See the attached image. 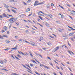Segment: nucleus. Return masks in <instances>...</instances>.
Masks as SVG:
<instances>
[{
  "mask_svg": "<svg viewBox=\"0 0 75 75\" xmlns=\"http://www.w3.org/2000/svg\"><path fill=\"white\" fill-rule=\"evenodd\" d=\"M39 3V1H36L34 3V4L33 5L34 6H38V5H41L44 4V2H42L40 3Z\"/></svg>",
  "mask_w": 75,
  "mask_h": 75,
  "instance_id": "1",
  "label": "nucleus"
},
{
  "mask_svg": "<svg viewBox=\"0 0 75 75\" xmlns=\"http://www.w3.org/2000/svg\"><path fill=\"white\" fill-rule=\"evenodd\" d=\"M9 21L10 22L11 24H13L14 23L15 21H16V20L15 18H11L9 20Z\"/></svg>",
  "mask_w": 75,
  "mask_h": 75,
  "instance_id": "2",
  "label": "nucleus"
},
{
  "mask_svg": "<svg viewBox=\"0 0 75 75\" xmlns=\"http://www.w3.org/2000/svg\"><path fill=\"white\" fill-rule=\"evenodd\" d=\"M9 3H17V0H9Z\"/></svg>",
  "mask_w": 75,
  "mask_h": 75,
  "instance_id": "3",
  "label": "nucleus"
},
{
  "mask_svg": "<svg viewBox=\"0 0 75 75\" xmlns=\"http://www.w3.org/2000/svg\"><path fill=\"white\" fill-rule=\"evenodd\" d=\"M40 67H42V66H43V67H44V68H47V69H50V68H48V67L46 66H45V65H43V64H40Z\"/></svg>",
  "mask_w": 75,
  "mask_h": 75,
  "instance_id": "4",
  "label": "nucleus"
},
{
  "mask_svg": "<svg viewBox=\"0 0 75 75\" xmlns=\"http://www.w3.org/2000/svg\"><path fill=\"white\" fill-rule=\"evenodd\" d=\"M42 13V14H44V15L45 14V15H46V14H45V13H44L42 12V11H39V12H38V15H39V16H41V13Z\"/></svg>",
  "mask_w": 75,
  "mask_h": 75,
  "instance_id": "5",
  "label": "nucleus"
},
{
  "mask_svg": "<svg viewBox=\"0 0 75 75\" xmlns=\"http://www.w3.org/2000/svg\"><path fill=\"white\" fill-rule=\"evenodd\" d=\"M30 44H31L32 45H33V46H35V47L37 46V44L35 43H34V42H33L32 43H30Z\"/></svg>",
  "mask_w": 75,
  "mask_h": 75,
  "instance_id": "6",
  "label": "nucleus"
},
{
  "mask_svg": "<svg viewBox=\"0 0 75 75\" xmlns=\"http://www.w3.org/2000/svg\"><path fill=\"white\" fill-rule=\"evenodd\" d=\"M59 46H57V47H56L55 48H54V52H55V51H57L59 49Z\"/></svg>",
  "mask_w": 75,
  "mask_h": 75,
  "instance_id": "7",
  "label": "nucleus"
},
{
  "mask_svg": "<svg viewBox=\"0 0 75 75\" xmlns=\"http://www.w3.org/2000/svg\"><path fill=\"white\" fill-rule=\"evenodd\" d=\"M22 65L23 67H24V68H26L27 69H28V70H29V71H31V70H30V69H29L27 67H26V66L23 64H22Z\"/></svg>",
  "mask_w": 75,
  "mask_h": 75,
  "instance_id": "8",
  "label": "nucleus"
},
{
  "mask_svg": "<svg viewBox=\"0 0 75 75\" xmlns=\"http://www.w3.org/2000/svg\"><path fill=\"white\" fill-rule=\"evenodd\" d=\"M21 54H22L23 55H28V53H27V52H25V54H24V53H23V52H21Z\"/></svg>",
  "mask_w": 75,
  "mask_h": 75,
  "instance_id": "9",
  "label": "nucleus"
},
{
  "mask_svg": "<svg viewBox=\"0 0 75 75\" xmlns=\"http://www.w3.org/2000/svg\"><path fill=\"white\" fill-rule=\"evenodd\" d=\"M12 11V12H13V13H14L15 14H17V12L16 10L14 9H12L11 10Z\"/></svg>",
  "mask_w": 75,
  "mask_h": 75,
  "instance_id": "10",
  "label": "nucleus"
},
{
  "mask_svg": "<svg viewBox=\"0 0 75 75\" xmlns=\"http://www.w3.org/2000/svg\"><path fill=\"white\" fill-rule=\"evenodd\" d=\"M12 11V12H13V13H14L15 14H17V12L16 10L14 9H12L11 10Z\"/></svg>",
  "mask_w": 75,
  "mask_h": 75,
  "instance_id": "11",
  "label": "nucleus"
},
{
  "mask_svg": "<svg viewBox=\"0 0 75 75\" xmlns=\"http://www.w3.org/2000/svg\"><path fill=\"white\" fill-rule=\"evenodd\" d=\"M3 30H5V31H7V27L4 26L3 27Z\"/></svg>",
  "mask_w": 75,
  "mask_h": 75,
  "instance_id": "12",
  "label": "nucleus"
},
{
  "mask_svg": "<svg viewBox=\"0 0 75 75\" xmlns=\"http://www.w3.org/2000/svg\"><path fill=\"white\" fill-rule=\"evenodd\" d=\"M24 14H22L19 16V17L20 18H23L24 17Z\"/></svg>",
  "mask_w": 75,
  "mask_h": 75,
  "instance_id": "13",
  "label": "nucleus"
},
{
  "mask_svg": "<svg viewBox=\"0 0 75 75\" xmlns=\"http://www.w3.org/2000/svg\"><path fill=\"white\" fill-rule=\"evenodd\" d=\"M74 34H75V32L72 33H71L69 34V36H72L74 35Z\"/></svg>",
  "mask_w": 75,
  "mask_h": 75,
  "instance_id": "14",
  "label": "nucleus"
},
{
  "mask_svg": "<svg viewBox=\"0 0 75 75\" xmlns=\"http://www.w3.org/2000/svg\"><path fill=\"white\" fill-rule=\"evenodd\" d=\"M3 16L4 17H7V18H9V17H7V16L6 15V13H3Z\"/></svg>",
  "mask_w": 75,
  "mask_h": 75,
  "instance_id": "15",
  "label": "nucleus"
},
{
  "mask_svg": "<svg viewBox=\"0 0 75 75\" xmlns=\"http://www.w3.org/2000/svg\"><path fill=\"white\" fill-rule=\"evenodd\" d=\"M5 42L6 43H10V41L8 40H5Z\"/></svg>",
  "mask_w": 75,
  "mask_h": 75,
  "instance_id": "16",
  "label": "nucleus"
},
{
  "mask_svg": "<svg viewBox=\"0 0 75 75\" xmlns=\"http://www.w3.org/2000/svg\"><path fill=\"white\" fill-rule=\"evenodd\" d=\"M68 52L69 53V54H71V53H72V54H73V55H74V54H74V52H71V51H69V50L68 51Z\"/></svg>",
  "mask_w": 75,
  "mask_h": 75,
  "instance_id": "17",
  "label": "nucleus"
},
{
  "mask_svg": "<svg viewBox=\"0 0 75 75\" xmlns=\"http://www.w3.org/2000/svg\"><path fill=\"white\" fill-rule=\"evenodd\" d=\"M30 11V8H29L26 9V12H28V11Z\"/></svg>",
  "mask_w": 75,
  "mask_h": 75,
  "instance_id": "18",
  "label": "nucleus"
},
{
  "mask_svg": "<svg viewBox=\"0 0 75 75\" xmlns=\"http://www.w3.org/2000/svg\"><path fill=\"white\" fill-rule=\"evenodd\" d=\"M48 16L49 17H50V18H51L52 19V17H53V16H52V15L50 14V15H48Z\"/></svg>",
  "mask_w": 75,
  "mask_h": 75,
  "instance_id": "19",
  "label": "nucleus"
},
{
  "mask_svg": "<svg viewBox=\"0 0 75 75\" xmlns=\"http://www.w3.org/2000/svg\"><path fill=\"white\" fill-rule=\"evenodd\" d=\"M14 50H16L17 49V45H16V47H15L13 48Z\"/></svg>",
  "mask_w": 75,
  "mask_h": 75,
  "instance_id": "20",
  "label": "nucleus"
},
{
  "mask_svg": "<svg viewBox=\"0 0 75 75\" xmlns=\"http://www.w3.org/2000/svg\"><path fill=\"white\" fill-rule=\"evenodd\" d=\"M44 39V38L42 37H41L40 38V39H39V40L40 41H41V40H42Z\"/></svg>",
  "mask_w": 75,
  "mask_h": 75,
  "instance_id": "21",
  "label": "nucleus"
},
{
  "mask_svg": "<svg viewBox=\"0 0 75 75\" xmlns=\"http://www.w3.org/2000/svg\"><path fill=\"white\" fill-rule=\"evenodd\" d=\"M29 54L30 55V57H32V58L33 57V54H32V53H31V52H29Z\"/></svg>",
  "mask_w": 75,
  "mask_h": 75,
  "instance_id": "22",
  "label": "nucleus"
},
{
  "mask_svg": "<svg viewBox=\"0 0 75 75\" xmlns=\"http://www.w3.org/2000/svg\"><path fill=\"white\" fill-rule=\"evenodd\" d=\"M4 7L6 8H8V7H9V6L6 4H5L4 6Z\"/></svg>",
  "mask_w": 75,
  "mask_h": 75,
  "instance_id": "23",
  "label": "nucleus"
},
{
  "mask_svg": "<svg viewBox=\"0 0 75 75\" xmlns=\"http://www.w3.org/2000/svg\"><path fill=\"white\" fill-rule=\"evenodd\" d=\"M28 1H26L28 3H30L31 1V0H28Z\"/></svg>",
  "mask_w": 75,
  "mask_h": 75,
  "instance_id": "24",
  "label": "nucleus"
},
{
  "mask_svg": "<svg viewBox=\"0 0 75 75\" xmlns=\"http://www.w3.org/2000/svg\"><path fill=\"white\" fill-rule=\"evenodd\" d=\"M45 24L47 26V27H49L50 26V25H49V24H48V23H47V22L45 23Z\"/></svg>",
  "mask_w": 75,
  "mask_h": 75,
  "instance_id": "25",
  "label": "nucleus"
},
{
  "mask_svg": "<svg viewBox=\"0 0 75 75\" xmlns=\"http://www.w3.org/2000/svg\"><path fill=\"white\" fill-rule=\"evenodd\" d=\"M3 37H6V38H8V36L6 35H3L2 36Z\"/></svg>",
  "mask_w": 75,
  "mask_h": 75,
  "instance_id": "26",
  "label": "nucleus"
},
{
  "mask_svg": "<svg viewBox=\"0 0 75 75\" xmlns=\"http://www.w3.org/2000/svg\"><path fill=\"white\" fill-rule=\"evenodd\" d=\"M46 7H47V8H49L50 7V5H49V4L47 5L46 6Z\"/></svg>",
  "mask_w": 75,
  "mask_h": 75,
  "instance_id": "27",
  "label": "nucleus"
},
{
  "mask_svg": "<svg viewBox=\"0 0 75 75\" xmlns=\"http://www.w3.org/2000/svg\"><path fill=\"white\" fill-rule=\"evenodd\" d=\"M0 38H1V39L2 40H3V39H4V38L3 37V36L1 35H0Z\"/></svg>",
  "mask_w": 75,
  "mask_h": 75,
  "instance_id": "28",
  "label": "nucleus"
},
{
  "mask_svg": "<svg viewBox=\"0 0 75 75\" xmlns=\"http://www.w3.org/2000/svg\"><path fill=\"white\" fill-rule=\"evenodd\" d=\"M0 38H1V39L2 40H3V39H4V38L3 37V36L1 35H0Z\"/></svg>",
  "mask_w": 75,
  "mask_h": 75,
  "instance_id": "29",
  "label": "nucleus"
},
{
  "mask_svg": "<svg viewBox=\"0 0 75 75\" xmlns=\"http://www.w3.org/2000/svg\"><path fill=\"white\" fill-rule=\"evenodd\" d=\"M59 6L62 8V9H63V10H64L65 9V8H63L61 6V5H59Z\"/></svg>",
  "mask_w": 75,
  "mask_h": 75,
  "instance_id": "30",
  "label": "nucleus"
},
{
  "mask_svg": "<svg viewBox=\"0 0 75 75\" xmlns=\"http://www.w3.org/2000/svg\"><path fill=\"white\" fill-rule=\"evenodd\" d=\"M38 17L40 18V20H43V19H42V18L40 16H39Z\"/></svg>",
  "mask_w": 75,
  "mask_h": 75,
  "instance_id": "31",
  "label": "nucleus"
},
{
  "mask_svg": "<svg viewBox=\"0 0 75 75\" xmlns=\"http://www.w3.org/2000/svg\"><path fill=\"white\" fill-rule=\"evenodd\" d=\"M32 62H33V63H35V64H37V62H35V61H34V60H32Z\"/></svg>",
  "mask_w": 75,
  "mask_h": 75,
  "instance_id": "32",
  "label": "nucleus"
},
{
  "mask_svg": "<svg viewBox=\"0 0 75 75\" xmlns=\"http://www.w3.org/2000/svg\"><path fill=\"white\" fill-rule=\"evenodd\" d=\"M12 75H18V74H17V73H13L12 74Z\"/></svg>",
  "mask_w": 75,
  "mask_h": 75,
  "instance_id": "33",
  "label": "nucleus"
},
{
  "mask_svg": "<svg viewBox=\"0 0 75 75\" xmlns=\"http://www.w3.org/2000/svg\"><path fill=\"white\" fill-rule=\"evenodd\" d=\"M59 31L60 33H62V30L61 29H59Z\"/></svg>",
  "mask_w": 75,
  "mask_h": 75,
  "instance_id": "34",
  "label": "nucleus"
},
{
  "mask_svg": "<svg viewBox=\"0 0 75 75\" xmlns=\"http://www.w3.org/2000/svg\"><path fill=\"white\" fill-rule=\"evenodd\" d=\"M61 18H64V15H61Z\"/></svg>",
  "mask_w": 75,
  "mask_h": 75,
  "instance_id": "35",
  "label": "nucleus"
},
{
  "mask_svg": "<svg viewBox=\"0 0 75 75\" xmlns=\"http://www.w3.org/2000/svg\"><path fill=\"white\" fill-rule=\"evenodd\" d=\"M4 61L5 63H6V62H7V60H6V59H4Z\"/></svg>",
  "mask_w": 75,
  "mask_h": 75,
  "instance_id": "36",
  "label": "nucleus"
},
{
  "mask_svg": "<svg viewBox=\"0 0 75 75\" xmlns=\"http://www.w3.org/2000/svg\"><path fill=\"white\" fill-rule=\"evenodd\" d=\"M68 16L70 18H71V19H73V18H72V17H71V16Z\"/></svg>",
  "mask_w": 75,
  "mask_h": 75,
  "instance_id": "37",
  "label": "nucleus"
},
{
  "mask_svg": "<svg viewBox=\"0 0 75 75\" xmlns=\"http://www.w3.org/2000/svg\"><path fill=\"white\" fill-rule=\"evenodd\" d=\"M15 57L16 58V59H18V60H20V59H19L18 57H17L16 56H15Z\"/></svg>",
  "mask_w": 75,
  "mask_h": 75,
  "instance_id": "38",
  "label": "nucleus"
},
{
  "mask_svg": "<svg viewBox=\"0 0 75 75\" xmlns=\"http://www.w3.org/2000/svg\"><path fill=\"white\" fill-rule=\"evenodd\" d=\"M26 65L27 66V67H28L29 68H31V67H30V66L29 65H27V64H26Z\"/></svg>",
  "mask_w": 75,
  "mask_h": 75,
  "instance_id": "39",
  "label": "nucleus"
},
{
  "mask_svg": "<svg viewBox=\"0 0 75 75\" xmlns=\"http://www.w3.org/2000/svg\"><path fill=\"white\" fill-rule=\"evenodd\" d=\"M67 27H69V28H71V29H73V28L69 26L68 25H67Z\"/></svg>",
  "mask_w": 75,
  "mask_h": 75,
  "instance_id": "40",
  "label": "nucleus"
},
{
  "mask_svg": "<svg viewBox=\"0 0 75 75\" xmlns=\"http://www.w3.org/2000/svg\"><path fill=\"white\" fill-rule=\"evenodd\" d=\"M25 42L26 43H28V44H30V43H29V42H27V41L25 40Z\"/></svg>",
  "mask_w": 75,
  "mask_h": 75,
  "instance_id": "41",
  "label": "nucleus"
},
{
  "mask_svg": "<svg viewBox=\"0 0 75 75\" xmlns=\"http://www.w3.org/2000/svg\"><path fill=\"white\" fill-rule=\"evenodd\" d=\"M17 56L18 57H19V58H21V56L19 54H17Z\"/></svg>",
  "mask_w": 75,
  "mask_h": 75,
  "instance_id": "42",
  "label": "nucleus"
},
{
  "mask_svg": "<svg viewBox=\"0 0 75 75\" xmlns=\"http://www.w3.org/2000/svg\"><path fill=\"white\" fill-rule=\"evenodd\" d=\"M56 67L57 69H59V67H58V66H56Z\"/></svg>",
  "mask_w": 75,
  "mask_h": 75,
  "instance_id": "43",
  "label": "nucleus"
},
{
  "mask_svg": "<svg viewBox=\"0 0 75 75\" xmlns=\"http://www.w3.org/2000/svg\"><path fill=\"white\" fill-rule=\"evenodd\" d=\"M15 38H16V39H17V38H18V36H15Z\"/></svg>",
  "mask_w": 75,
  "mask_h": 75,
  "instance_id": "44",
  "label": "nucleus"
},
{
  "mask_svg": "<svg viewBox=\"0 0 75 75\" xmlns=\"http://www.w3.org/2000/svg\"><path fill=\"white\" fill-rule=\"evenodd\" d=\"M47 58L49 59H50V60H51V58H50V57H47Z\"/></svg>",
  "mask_w": 75,
  "mask_h": 75,
  "instance_id": "45",
  "label": "nucleus"
},
{
  "mask_svg": "<svg viewBox=\"0 0 75 75\" xmlns=\"http://www.w3.org/2000/svg\"><path fill=\"white\" fill-rule=\"evenodd\" d=\"M49 64H50V65H51L52 66V67H53V66H54V65H53V64H52V63H50Z\"/></svg>",
  "mask_w": 75,
  "mask_h": 75,
  "instance_id": "46",
  "label": "nucleus"
},
{
  "mask_svg": "<svg viewBox=\"0 0 75 75\" xmlns=\"http://www.w3.org/2000/svg\"><path fill=\"white\" fill-rule=\"evenodd\" d=\"M38 55H39V56H40V57H41V58H42V56L40 54H38Z\"/></svg>",
  "mask_w": 75,
  "mask_h": 75,
  "instance_id": "47",
  "label": "nucleus"
},
{
  "mask_svg": "<svg viewBox=\"0 0 75 75\" xmlns=\"http://www.w3.org/2000/svg\"><path fill=\"white\" fill-rule=\"evenodd\" d=\"M25 32V33H30V32L28 31V30H26Z\"/></svg>",
  "mask_w": 75,
  "mask_h": 75,
  "instance_id": "48",
  "label": "nucleus"
},
{
  "mask_svg": "<svg viewBox=\"0 0 75 75\" xmlns=\"http://www.w3.org/2000/svg\"><path fill=\"white\" fill-rule=\"evenodd\" d=\"M7 16H9V17H13L12 15H10L8 14H7Z\"/></svg>",
  "mask_w": 75,
  "mask_h": 75,
  "instance_id": "49",
  "label": "nucleus"
},
{
  "mask_svg": "<svg viewBox=\"0 0 75 75\" xmlns=\"http://www.w3.org/2000/svg\"><path fill=\"white\" fill-rule=\"evenodd\" d=\"M0 18H3V16L1 15H0Z\"/></svg>",
  "mask_w": 75,
  "mask_h": 75,
  "instance_id": "50",
  "label": "nucleus"
},
{
  "mask_svg": "<svg viewBox=\"0 0 75 75\" xmlns=\"http://www.w3.org/2000/svg\"><path fill=\"white\" fill-rule=\"evenodd\" d=\"M0 63H1V64H4L3 62V61L0 62Z\"/></svg>",
  "mask_w": 75,
  "mask_h": 75,
  "instance_id": "51",
  "label": "nucleus"
},
{
  "mask_svg": "<svg viewBox=\"0 0 75 75\" xmlns=\"http://www.w3.org/2000/svg\"><path fill=\"white\" fill-rule=\"evenodd\" d=\"M11 8H14V9H15V10H17V9L16 8H14L12 6H11Z\"/></svg>",
  "mask_w": 75,
  "mask_h": 75,
  "instance_id": "52",
  "label": "nucleus"
},
{
  "mask_svg": "<svg viewBox=\"0 0 75 75\" xmlns=\"http://www.w3.org/2000/svg\"><path fill=\"white\" fill-rule=\"evenodd\" d=\"M11 8H14V9H15V10H17V9L16 8H14L12 6H11Z\"/></svg>",
  "mask_w": 75,
  "mask_h": 75,
  "instance_id": "53",
  "label": "nucleus"
},
{
  "mask_svg": "<svg viewBox=\"0 0 75 75\" xmlns=\"http://www.w3.org/2000/svg\"><path fill=\"white\" fill-rule=\"evenodd\" d=\"M51 6H54V4L53 3H52L51 4Z\"/></svg>",
  "mask_w": 75,
  "mask_h": 75,
  "instance_id": "54",
  "label": "nucleus"
},
{
  "mask_svg": "<svg viewBox=\"0 0 75 75\" xmlns=\"http://www.w3.org/2000/svg\"><path fill=\"white\" fill-rule=\"evenodd\" d=\"M4 32H5V31H4V30H2V33H4Z\"/></svg>",
  "mask_w": 75,
  "mask_h": 75,
  "instance_id": "55",
  "label": "nucleus"
},
{
  "mask_svg": "<svg viewBox=\"0 0 75 75\" xmlns=\"http://www.w3.org/2000/svg\"><path fill=\"white\" fill-rule=\"evenodd\" d=\"M35 61H36V62H37L39 64H40V62L38 61H37V59H35Z\"/></svg>",
  "mask_w": 75,
  "mask_h": 75,
  "instance_id": "56",
  "label": "nucleus"
},
{
  "mask_svg": "<svg viewBox=\"0 0 75 75\" xmlns=\"http://www.w3.org/2000/svg\"><path fill=\"white\" fill-rule=\"evenodd\" d=\"M30 67H33V64H30Z\"/></svg>",
  "mask_w": 75,
  "mask_h": 75,
  "instance_id": "57",
  "label": "nucleus"
},
{
  "mask_svg": "<svg viewBox=\"0 0 75 75\" xmlns=\"http://www.w3.org/2000/svg\"><path fill=\"white\" fill-rule=\"evenodd\" d=\"M61 64H62V65H63V66H64V67H65V65L64 64H63L62 63H61Z\"/></svg>",
  "mask_w": 75,
  "mask_h": 75,
  "instance_id": "58",
  "label": "nucleus"
},
{
  "mask_svg": "<svg viewBox=\"0 0 75 75\" xmlns=\"http://www.w3.org/2000/svg\"><path fill=\"white\" fill-rule=\"evenodd\" d=\"M35 74H37L38 75H40L39 74H38V73H37L36 72H35Z\"/></svg>",
  "mask_w": 75,
  "mask_h": 75,
  "instance_id": "59",
  "label": "nucleus"
},
{
  "mask_svg": "<svg viewBox=\"0 0 75 75\" xmlns=\"http://www.w3.org/2000/svg\"><path fill=\"white\" fill-rule=\"evenodd\" d=\"M67 6H68V7H71V5H69V4H67Z\"/></svg>",
  "mask_w": 75,
  "mask_h": 75,
  "instance_id": "60",
  "label": "nucleus"
},
{
  "mask_svg": "<svg viewBox=\"0 0 75 75\" xmlns=\"http://www.w3.org/2000/svg\"><path fill=\"white\" fill-rule=\"evenodd\" d=\"M23 2L24 4V5H27V4H26V3H25L24 2Z\"/></svg>",
  "mask_w": 75,
  "mask_h": 75,
  "instance_id": "61",
  "label": "nucleus"
},
{
  "mask_svg": "<svg viewBox=\"0 0 75 75\" xmlns=\"http://www.w3.org/2000/svg\"><path fill=\"white\" fill-rule=\"evenodd\" d=\"M71 41H74V39L73 38H71Z\"/></svg>",
  "mask_w": 75,
  "mask_h": 75,
  "instance_id": "62",
  "label": "nucleus"
},
{
  "mask_svg": "<svg viewBox=\"0 0 75 75\" xmlns=\"http://www.w3.org/2000/svg\"><path fill=\"white\" fill-rule=\"evenodd\" d=\"M62 14H61V13H59L58 14V15H59V16H61Z\"/></svg>",
  "mask_w": 75,
  "mask_h": 75,
  "instance_id": "63",
  "label": "nucleus"
},
{
  "mask_svg": "<svg viewBox=\"0 0 75 75\" xmlns=\"http://www.w3.org/2000/svg\"><path fill=\"white\" fill-rule=\"evenodd\" d=\"M7 10L8 12H10V10L9 9H8Z\"/></svg>",
  "mask_w": 75,
  "mask_h": 75,
  "instance_id": "64",
  "label": "nucleus"
}]
</instances>
